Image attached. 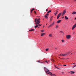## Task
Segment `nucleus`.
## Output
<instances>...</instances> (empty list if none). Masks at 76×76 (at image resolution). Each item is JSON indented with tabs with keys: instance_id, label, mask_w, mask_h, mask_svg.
<instances>
[{
	"instance_id": "47",
	"label": "nucleus",
	"mask_w": 76,
	"mask_h": 76,
	"mask_svg": "<svg viewBox=\"0 0 76 76\" xmlns=\"http://www.w3.org/2000/svg\"><path fill=\"white\" fill-rule=\"evenodd\" d=\"M72 54V53L71 54Z\"/></svg>"
},
{
	"instance_id": "26",
	"label": "nucleus",
	"mask_w": 76,
	"mask_h": 76,
	"mask_svg": "<svg viewBox=\"0 0 76 76\" xmlns=\"http://www.w3.org/2000/svg\"><path fill=\"white\" fill-rule=\"evenodd\" d=\"M54 22H53L51 25H54Z\"/></svg>"
},
{
	"instance_id": "7",
	"label": "nucleus",
	"mask_w": 76,
	"mask_h": 76,
	"mask_svg": "<svg viewBox=\"0 0 76 76\" xmlns=\"http://www.w3.org/2000/svg\"><path fill=\"white\" fill-rule=\"evenodd\" d=\"M72 15H76V12L75 11H74L72 13Z\"/></svg>"
},
{
	"instance_id": "41",
	"label": "nucleus",
	"mask_w": 76,
	"mask_h": 76,
	"mask_svg": "<svg viewBox=\"0 0 76 76\" xmlns=\"http://www.w3.org/2000/svg\"><path fill=\"white\" fill-rule=\"evenodd\" d=\"M64 73V72H61V73H62V74H63V73Z\"/></svg>"
},
{
	"instance_id": "2",
	"label": "nucleus",
	"mask_w": 76,
	"mask_h": 76,
	"mask_svg": "<svg viewBox=\"0 0 76 76\" xmlns=\"http://www.w3.org/2000/svg\"><path fill=\"white\" fill-rule=\"evenodd\" d=\"M50 74L49 73H48L47 72H46L47 74H50L51 76H56V75L55 74H53L51 73V72H50Z\"/></svg>"
},
{
	"instance_id": "12",
	"label": "nucleus",
	"mask_w": 76,
	"mask_h": 76,
	"mask_svg": "<svg viewBox=\"0 0 76 76\" xmlns=\"http://www.w3.org/2000/svg\"><path fill=\"white\" fill-rule=\"evenodd\" d=\"M46 63H49L50 62V61L48 60V61H46L45 62Z\"/></svg>"
},
{
	"instance_id": "9",
	"label": "nucleus",
	"mask_w": 76,
	"mask_h": 76,
	"mask_svg": "<svg viewBox=\"0 0 76 76\" xmlns=\"http://www.w3.org/2000/svg\"><path fill=\"white\" fill-rule=\"evenodd\" d=\"M69 73H71L72 74H74L75 73V72L73 71H71L70 72H69Z\"/></svg>"
},
{
	"instance_id": "28",
	"label": "nucleus",
	"mask_w": 76,
	"mask_h": 76,
	"mask_svg": "<svg viewBox=\"0 0 76 76\" xmlns=\"http://www.w3.org/2000/svg\"><path fill=\"white\" fill-rule=\"evenodd\" d=\"M61 42H64V40H61Z\"/></svg>"
},
{
	"instance_id": "5",
	"label": "nucleus",
	"mask_w": 76,
	"mask_h": 76,
	"mask_svg": "<svg viewBox=\"0 0 76 76\" xmlns=\"http://www.w3.org/2000/svg\"><path fill=\"white\" fill-rule=\"evenodd\" d=\"M66 12V10H64L63 12H62L63 15H64L65 13Z\"/></svg>"
},
{
	"instance_id": "48",
	"label": "nucleus",
	"mask_w": 76,
	"mask_h": 76,
	"mask_svg": "<svg viewBox=\"0 0 76 76\" xmlns=\"http://www.w3.org/2000/svg\"><path fill=\"white\" fill-rule=\"evenodd\" d=\"M38 28H39V27H38Z\"/></svg>"
},
{
	"instance_id": "18",
	"label": "nucleus",
	"mask_w": 76,
	"mask_h": 76,
	"mask_svg": "<svg viewBox=\"0 0 76 76\" xmlns=\"http://www.w3.org/2000/svg\"><path fill=\"white\" fill-rule=\"evenodd\" d=\"M53 26V25L52 24H50V26H48V28L49 27H51Z\"/></svg>"
},
{
	"instance_id": "35",
	"label": "nucleus",
	"mask_w": 76,
	"mask_h": 76,
	"mask_svg": "<svg viewBox=\"0 0 76 76\" xmlns=\"http://www.w3.org/2000/svg\"><path fill=\"white\" fill-rule=\"evenodd\" d=\"M34 13H35V14H36V12L35 11H34Z\"/></svg>"
},
{
	"instance_id": "50",
	"label": "nucleus",
	"mask_w": 76,
	"mask_h": 76,
	"mask_svg": "<svg viewBox=\"0 0 76 76\" xmlns=\"http://www.w3.org/2000/svg\"><path fill=\"white\" fill-rule=\"evenodd\" d=\"M43 20H44V19H43Z\"/></svg>"
},
{
	"instance_id": "30",
	"label": "nucleus",
	"mask_w": 76,
	"mask_h": 76,
	"mask_svg": "<svg viewBox=\"0 0 76 76\" xmlns=\"http://www.w3.org/2000/svg\"><path fill=\"white\" fill-rule=\"evenodd\" d=\"M43 31H44V30H41V32H43Z\"/></svg>"
},
{
	"instance_id": "32",
	"label": "nucleus",
	"mask_w": 76,
	"mask_h": 76,
	"mask_svg": "<svg viewBox=\"0 0 76 76\" xmlns=\"http://www.w3.org/2000/svg\"><path fill=\"white\" fill-rule=\"evenodd\" d=\"M48 9H47L46 10V11H48Z\"/></svg>"
},
{
	"instance_id": "51",
	"label": "nucleus",
	"mask_w": 76,
	"mask_h": 76,
	"mask_svg": "<svg viewBox=\"0 0 76 76\" xmlns=\"http://www.w3.org/2000/svg\"><path fill=\"white\" fill-rule=\"evenodd\" d=\"M75 1H76V0H75Z\"/></svg>"
},
{
	"instance_id": "33",
	"label": "nucleus",
	"mask_w": 76,
	"mask_h": 76,
	"mask_svg": "<svg viewBox=\"0 0 76 76\" xmlns=\"http://www.w3.org/2000/svg\"><path fill=\"white\" fill-rule=\"evenodd\" d=\"M44 69H45H45H46L45 67H44Z\"/></svg>"
},
{
	"instance_id": "23",
	"label": "nucleus",
	"mask_w": 76,
	"mask_h": 76,
	"mask_svg": "<svg viewBox=\"0 0 76 76\" xmlns=\"http://www.w3.org/2000/svg\"><path fill=\"white\" fill-rule=\"evenodd\" d=\"M49 37H52V35H51V34H49Z\"/></svg>"
},
{
	"instance_id": "31",
	"label": "nucleus",
	"mask_w": 76,
	"mask_h": 76,
	"mask_svg": "<svg viewBox=\"0 0 76 76\" xmlns=\"http://www.w3.org/2000/svg\"><path fill=\"white\" fill-rule=\"evenodd\" d=\"M45 15H46V16H48V14H47Z\"/></svg>"
},
{
	"instance_id": "40",
	"label": "nucleus",
	"mask_w": 76,
	"mask_h": 76,
	"mask_svg": "<svg viewBox=\"0 0 76 76\" xmlns=\"http://www.w3.org/2000/svg\"><path fill=\"white\" fill-rule=\"evenodd\" d=\"M56 67L57 69H58V68H57V66H55Z\"/></svg>"
},
{
	"instance_id": "42",
	"label": "nucleus",
	"mask_w": 76,
	"mask_h": 76,
	"mask_svg": "<svg viewBox=\"0 0 76 76\" xmlns=\"http://www.w3.org/2000/svg\"><path fill=\"white\" fill-rule=\"evenodd\" d=\"M55 49H56V50H57V48H55Z\"/></svg>"
},
{
	"instance_id": "43",
	"label": "nucleus",
	"mask_w": 76,
	"mask_h": 76,
	"mask_svg": "<svg viewBox=\"0 0 76 76\" xmlns=\"http://www.w3.org/2000/svg\"><path fill=\"white\" fill-rule=\"evenodd\" d=\"M60 32H63L62 31H61Z\"/></svg>"
},
{
	"instance_id": "21",
	"label": "nucleus",
	"mask_w": 76,
	"mask_h": 76,
	"mask_svg": "<svg viewBox=\"0 0 76 76\" xmlns=\"http://www.w3.org/2000/svg\"><path fill=\"white\" fill-rule=\"evenodd\" d=\"M38 25H36V26H35V27H34V28H37V27H38Z\"/></svg>"
},
{
	"instance_id": "16",
	"label": "nucleus",
	"mask_w": 76,
	"mask_h": 76,
	"mask_svg": "<svg viewBox=\"0 0 76 76\" xmlns=\"http://www.w3.org/2000/svg\"><path fill=\"white\" fill-rule=\"evenodd\" d=\"M35 30L34 29H31V30H29V31H34Z\"/></svg>"
},
{
	"instance_id": "34",
	"label": "nucleus",
	"mask_w": 76,
	"mask_h": 76,
	"mask_svg": "<svg viewBox=\"0 0 76 76\" xmlns=\"http://www.w3.org/2000/svg\"><path fill=\"white\" fill-rule=\"evenodd\" d=\"M64 66H66V65H64Z\"/></svg>"
},
{
	"instance_id": "13",
	"label": "nucleus",
	"mask_w": 76,
	"mask_h": 76,
	"mask_svg": "<svg viewBox=\"0 0 76 76\" xmlns=\"http://www.w3.org/2000/svg\"><path fill=\"white\" fill-rule=\"evenodd\" d=\"M35 10V9H34V8L32 9L31 10V13H32V11H33V10Z\"/></svg>"
},
{
	"instance_id": "6",
	"label": "nucleus",
	"mask_w": 76,
	"mask_h": 76,
	"mask_svg": "<svg viewBox=\"0 0 76 76\" xmlns=\"http://www.w3.org/2000/svg\"><path fill=\"white\" fill-rule=\"evenodd\" d=\"M70 38V36L69 35H67L66 36V38H67V39H69Z\"/></svg>"
},
{
	"instance_id": "3",
	"label": "nucleus",
	"mask_w": 76,
	"mask_h": 76,
	"mask_svg": "<svg viewBox=\"0 0 76 76\" xmlns=\"http://www.w3.org/2000/svg\"><path fill=\"white\" fill-rule=\"evenodd\" d=\"M61 13H59L57 16V19H59V18H60V16H61Z\"/></svg>"
},
{
	"instance_id": "25",
	"label": "nucleus",
	"mask_w": 76,
	"mask_h": 76,
	"mask_svg": "<svg viewBox=\"0 0 76 76\" xmlns=\"http://www.w3.org/2000/svg\"><path fill=\"white\" fill-rule=\"evenodd\" d=\"M76 65H75L74 66H72V67H73V68H74V67H76Z\"/></svg>"
},
{
	"instance_id": "22",
	"label": "nucleus",
	"mask_w": 76,
	"mask_h": 76,
	"mask_svg": "<svg viewBox=\"0 0 76 76\" xmlns=\"http://www.w3.org/2000/svg\"><path fill=\"white\" fill-rule=\"evenodd\" d=\"M58 26L56 25V29H57V28H58Z\"/></svg>"
},
{
	"instance_id": "29",
	"label": "nucleus",
	"mask_w": 76,
	"mask_h": 76,
	"mask_svg": "<svg viewBox=\"0 0 76 76\" xmlns=\"http://www.w3.org/2000/svg\"><path fill=\"white\" fill-rule=\"evenodd\" d=\"M48 49H46V51H48Z\"/></svg>"
},
{
	"instance_id": "20",
	"label": "nucleus",
	"mask_w": 76,
	"mask_h": 76,
	"mask_svg": "<svg viewBox=\"0 0 76 76\" xmlns=\"http://www.w3.org/2000/svg\"><path fill=\"white\" fill-rule=\"evenodd\" d=\"M58 12L57 11H56V13L55 14V16H56V15H57V13H58Z\"/></svg>"
},
{
	"instance_id": "11",
	"label": "nucleus",
	"mask_w": 76,
	"mask_h": 76,
	"mask_svg": "<svg viewBox=\"0 0 76 76\" xmlns=\"http://www.w3.org/2000/svg\"><path fill=\"white\" fill-rule=\"evenodd\" d=\"M65 19H68V17H67V16H65Z\"/></svg>"
},
{
	"instance_id": "17",
	"label": "nucleus",
	"mask_w": 76,
	"mask_h": 76,
	"mask_svg": "<svg viewBox=\"0 0 76 76\" xmlns=\"http://www.w3.org/2000/svg\"><path fill=\"white\" fill-rule=\"evenodd\" d=\"M45 17L46 18V19H47V18H48V17H47V16L46 15H45Z\"/></svg>"
},
{
	"instance_id": "45",
	"label": "nucleus",
	"mask_w": 76,
	"mask_h": 76,
	"mask_svg": "<svg viewBox=\"0 0 76 76\" xmlns=\"http://www.w3.org/2000/svg\"><path fill=\"white\" fill-rule=\"evenodd\" d=\"M61 65H58V66H60Z\"/></svg>"
},
{
	"instance_id": "27",
	"label": "nucleus",
	"mask_w": 76,
	"mask_h": 76,
	"mask_svg": "<svg viewBox=\"0 0 76 76\" xmlns=\"http://www.w3.org/2000/svg\"><path fill=\"white\" fill-rule=\"evenodd\" d=\"M51 20H52V18H51V17L50 18V22L51 21Z\"/></svg>"
},
{
	"instance_id": "14",
	"label": "nucleus",
	"mask_w": 76,
	"mask_h": 76,
	"mask_svg": "<svg viewBox=\"0 0 76 76\" xmlns=\"http://www.w3.org/2000/svg\"><path fill=\"white\" fill-rule=\"evenodd\" d=\"M45 35V33H42L41 34V36H42L43 35Z\"/></svg>"
},
{
	"instance_id": "4",
	"label": "nucleus",
	"mask_w": 76,
	"mask_h": 76,
	"mask_svg": "<svg viewBox=\"0 0 76 76\" xmlns=\"http://www.w3.org/2000/svg\"><path fill=\"white\" fill-rule=\"evenodd\" d=\"M76 27V23L74 26H73L72 29H73L74 28H75Z\"/></svg>"
},
{
	"instance_id": "1",
	"label": "nucleus",
	"mask_w": 76,
	"mask_h": 76,
	"mask_svg": "<svg viewBox=\"0 0 76 76\" xmlns=\"http://www.w3.org/2000/svg\"><path fill=\"white\" fill-rule=\"evenodd\" d=\"M40 20V18H38L37 19V18H36L35 19V22L36 23H35V25H38V24H39V23H40V21H39Z\"/></svg>"
},
{
	"instance_id": "10",
	"label": "nucleus",
	"mask_w": 76,
	"mask_h": 76,
	"mask_svg": "<svg viewBox=\"0 0 76 76\" xmlns=\"http://www.w3.org/2000/svg\"><path fill=\"white\" fill-rule=\"evenodd\" d=\"M46 69L47 70V72H48L49 73H50V72L49 71L48 69Z\"/></svg>"
},
{
	"instance_id": "15",
	"label": "nucleus",
	"mask_w": 76,
	"mask_h": 76,
	"mask_svg": "<svg viewBox=\"0 0 76 76\" xmlns=\"http://www.w3.org/2000/svg\"><path fill=\"white\" fill-rule=\"evenodd\" d=\"M66 55L65 54H62V56H64Z\"/></svg>"
},
{
	"instance_id": "46",
	"label": "nucleus",
	"mask_w": 76,
	"mask_h": 76,
	"mask_svg": "<svg viewBox=\"0 0 76 76\" xmlns=\"http://www.w3.org/2000/svg\"><path fill=\"white\" fill-rule=\"evenodd\" d=\"M44 26H43V27H44Z\"/></svg>"
},
{
	"instance_id": "37",
	"label": "nucleus",
	"mask_w": 76,
	"mask_h": 76,
	"mask_svg": "<svg viewBox=\"0 0 76 76\" xmlns=\"http://www.w3.org/2000/svg\"><path fill=\"white\" fill-rule=\"evenodd\" d=\"M61 59H63V60H64L65 58H61Z\"/></svg>"
},
{
	"instance_id": "39",
	"label": "nucleus",
	"mask_w": 76,
	"mask_h": 76,
	"mask_svg": "<svg viewBox=\"0 0 76 76\" xmlns=\"http://www.w3.org/2000/svg\"><path fill=\"white\" fill-rule=\"evenodd\" d=\"M38 62L39 63V62H40V61H38Z\"/></svg>"
},
{
	"instance_id": "36",
	"label": "nucleus",
	"mask_w": 76,
	"mask_h": 76,
	"mask_svg": "<svg viewBox=\"0 0 76 76\" xmlns=\"http://www.w3.org/2000/svg\"><path fill=\"white\" fill-rule=\"evenodd\" d=\"M60 56H62V54H61L60 55Z\"/></svg>"
},
{
	"instance_id": "19",
	"label": "nucleus",
	"mask_w": 76,
	"mask_h": 76,
	"mask_svg": "<svg viewBox=\"0 0 76 76\" xmlns=\"http://www.w3.org/2000/svg\"><path fill=\"white\" fill-rule=\"evenodd\" d=\"M51 12V10H49L48 12V13H50Z\"/></svg>"
},
{
	"instance_id": "49",
	"label": "nucleus",
	"mask_w": 76,
	"mask_h": 76,
	"mask_svg": "<svg viewBox=\"0 0 76 76\" xmlns=\"http://www.w3.org/2000/svg\"><path fill=\"white\" fill-rule=\"evenodd\" d=\"M47 25V24H46V25Z\"/></svg>"
},
{
	"instance_id": "8",
	"label": "nucleus",
	"mask_w": 76,
	"mask_h": 76,
	"mask_svg": "<svg viewBox=\"0 0 76 76\" xmlns=\"http://www.w3.org/2000/svg\"><path fill=\"white\" fill-rule=\"evenodd\" d=\"M61 21V20H58L57 22L56 23H60Z\"/></svg>"
},
{
	"instance_id": "38",
	"label": "nucleus",
	"mask_w": 76,
	"mask_h": 76,
	"mask_svg": "<svg viewBox=\"0 0 76 76\" xmlns=\"http://www.w3.org/2000/svg\"><path fill=\"white\" fill-rule=\"evenodd\" d=\"M64 18V17H62V19H63V18Z\"/></svg>"
},
{
	"instance_id": "44",
	"label": "nucleus",
	"mask_w": 76,
	"mask_h": 76,
	"mask_svg": "<svg viewBox=\"0 0 76 76\" xmlns=\"http://www.w3.org/2000/svg\"><path fill=\"white\" fill-rule=\"evenodd\" d=\"M75 19H76V17L75 18Z\"/></svg>"
},
{
	"instance_id": "24",
	"label": "nucleus",
	"mask_w": 76,
	"mask_h": 76,
	"mask_svg": "<svg viewBox=\"0 0 76 76\" xmlns=\"http://www.w3.org/2000/svg\"><path fill=\"white\" fill-rule=\"evenodd\" d=\"M42 25V24H38V26H41Z\"/></svg>"
},
{
	"instance_id": "52",
	"label": "nucleus",
	"mask_w": 76,
	"mask_h": 76,
	"mask_svg": "<svg viewBox=\"0 0 76 76\" xmlns=\"http://www.w3.org/2000/svg\"><path fill=\"white\" fill-rule=\"evenodd\" d=\"M70 53H71V52H70Z\"/></svg>"
}]
</instances>
